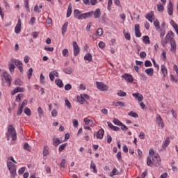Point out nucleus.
Returning <instances> with one entry per match:
<instances>
[{
  "instance_id": "56",
  "label": "nucleus",
  "mask_w": 178,
  "mask_h": 178,
  "mask_svg": "<svg viewBox=\"0 0 178 178\" xmlns=\"http://www.w3.org/2000/svg\"><path fill=\"white\" fill-rule=\"evenodd\" d=\"M22 113H23V106H19V108H18L17 115V116H20V115H22Z\"/></svg>"
},
{
  "instance_id": "40",
  "label": "nucleus",
  "mask_w": 178,
  "mask_h": 178,
  "mask_svg": "<svg viewBox=\"0 0 178 178\" xmlns=\"http://www.w3.org/2000/svg\"><path fill=\"white\" fill-rule=\"evenodd\" d=\"M128 116H131V118H138V114H137V113L130 111L128 113Z\"/></svg>"
},
{
  "instance_id": "54",
  "label": "nucleus",
  "mask_w": 178,
  "mask_h": 178,
  "mask_svg": "<svg viewBox=\"0 0 178 178\" xmlns=\"http://www.w3.org/2000/svg\"><path fill=\"white\" fill-rule=\"evenodd\" d=\"M157 9L159 12H163V9H165V7H163L161 4L157 5Z\"/></svg>"
},
{
  "instance_id": "35",
  "label": "nucleus",
  "mask_w": 178,
  "mask_h": 178,
  "mask_svg": "<svg viewBox=\"0 0 178 178\" xmlns=\"http://www.w3.org/2000/svg\"><path fill=\"white\" fill-rule=\"evenodd\" d=\"M170 79L171 81H172V83H177L178 76L177 75V77L175 78V76H173V74H170Z\"/></svg>"
},
{
  "instance_id": "2",
  "label": "nucleus",
  "mask_w": 178,
  "mask_h": 178,
  "mask_svg": "<svg viewBox=\"0 0 178 178\" xmlns=\"http://www.w3.org/2000/svg\"><path fill=\"white\" fill-rule=\"evenodd\" d=\"M173 37H175V33H173V31H168L166 37L164 38H162L161 45L163 47V48H165V47H166V44L169 42V40L170 41H171V38H173Z\"/></svg>"
},
{
  "instance_id": "55",
  "label": "nucleus",
  "mask_w": 178,
  "mask_h": 178,
  "mask_svg": "<svg viewBox=\"0 0 178 178\" xmlns=\"http://www.w3.org/2000/svg\"><path fill=\"white\" fill-rule=\"evenodd\" d=\"M145 67H149L152 66V63H151L150 60H146L145 62Z\"/></svg>"
},
{
  "instance_id": "52",
  "label": "nucleus",
  "mask_w": 178,
  "mask_h": 178,
  "mask_svg": "<svg viewBox=\"0 0 178 178\" xmlns=\"http://www.w3.org/2000/svg\"><path fill=\"white\" fill-rule=\"evenodd\" d=\"M65 102V105H66V106H67L68 109H70V108H72V104H70V102L67 99H66Z\"/></svg>"
},
{
  "instance_id": "48",
  "label": "nucleus",
  "mask_w": 178,
  "mask_h": 178,
  "mask_svg": "<svg viewBox=\"0 0 178 178\" xmlns=\"http://www.w3.org/2000/svg\"><path fill=\"white\" fill-rule=\"evenodd\" d=\"M90 168H91V169H93L94 173H97V165H95V163L92 162L90 164Z\"/></svg>"
},
{
  "instance_id": "4",
  "label": "nucleus",
  "mask_w": 178,
  "mask_h": 178,
  "mask_svg": "<svg viewBox=\"0 0 178 178\" xmlns=\"http://www.w3.org/2000/svg\"><path fill=\"white\" fill-rule=\"evenodd\" d=\"M1 77H2L3 81V80H5V81L7 83L9 87L12 86V76H10V74H9L8 72L4 71Z\"/></svg>"
},
{
  "instance_id": "60",
  "label": "nucleus",
  "mask_w": 178,
  "mask_h": 178,
  "mask_svg": "<svg viewBox=\"0 0 178 178\" xmlns=\"http://www.w3.org/2000/svg\"><path fill=\"white\" fill-rule=\"evenodd\" d=\"M65 91H69V90H72V85L70 83L65 85Z\"/></svg>"
},
{
  "instance_id": "64",
  "label": "nucleus",
  "mask_w": 178,
  "mask_h": 178,
  "mask_svg": "<svg viewBox=\"0 0 178 178\" xmlns=\"http://www.w3.org/2000/svg\"><path fill=\"white\" fill-rule=\"evenodd\" d=\"M65 164H66V160L65 159H63L61 163H60V168H65Z\"/></svg>"
},
{
  "instance_id": "43",
  "label": "nucleus",
  "mask_w": 178,
  "mask_h": 178,
  "mask_svg": "<svg viewBox=\"0 0 178 178\" xmlns=\"http://www.w3.org/2000/svg\"><path fill=\"white\" fill-rule=\"evenodd\" d=\"M113 122L114 124H116V126H120L122 124V122H120L118 118H114Z\"/></svg>"
},
{
  "instance_id": "61",
  "label": "nucleus",
  "mask_w": 178,
  "mask_h": 178,
  "mask_svg": "<svg viewBox=\"0 0 178 178\" xmlns=\"http://www.w3.org/2000/svg\"><path fill=\"white\" fill-rule=\"evenodd\" d=\"M99 47L101 48V49H104L105 48V42H100L98 44Z\"/></svg>"
},
{
  "instance_id": "6",
  "label": "nucleus",
  "mask_w": 178,
  "mask_h": 178,
  "mask_svg": "<svg viewBox=\"0 0 178 178\" xmlns=\"http://www.w3.org/2000/svg\"><path fill=\"white\" fill-rule=\"evenodd\" d=\"M12 62H14L15 66H17V69L19 70L21 73H23V63L21 60L12 59Z\"/></svg>"
},
{
  "instance_id": "33",
  "label": "nucleus",
  "mask_w": 178,
  "mask_h": 178,
  "mask_svg": "<svg viewBox=\"0 0 178 178\" xmlns=\"http://www.w3.org/2000/svg\"><path fill=\"white\" fill-rule=\"evenodd\" d=\"M143 41L145 42V44H151L149 36H143Z\"/></svg>"
},
{
  "instance_id": "42",
  "label": "nucleus",
  "mask_w": 178,
  "mask_h": 178,
  "mask_svg": "<svg viewBox=\"0 0 178 178\" xmlns=\"http://www.w3.org/2000/svg\"><path fill=\"white\" fill-rule=\"evenodd\" d=\"M49 78L51 81H54V80H55V70L49 73Z\"/></svg>"
},
{
  "instance_id": "9",
  "label": "nucleus",
  "mask_w": 178,
  "mask_h": 178,
  "mask_svg": "<svg viewBox=\"0 0 178 178\" xmlns=\"http://www.w3.org/2000/svg\"><path fill=\"white\" fill-rule=\"evenodd\" d=\"M73 49L74 56H77L80 54V47H79L76 42H73Z\"/></svg>"
},
{
  "instance_id": "24",
  "label": "nucleus",
  "mask_w": 178,
  "mask_h": 178,
  "mask_svg": "<svg viewBox=\"0 0 178 178\" xmlns=\"http://www.w3.org/2000/svg\"><path fill=\"white\" fill-rule=\"evenodd\" d=\"M67 26H69V23L67 22H65L62 27V34L63 35H65V33H66L67 30Z\"/></svg>"
},
{
  "instance_id": "28",
  "label": "nucleus",
  "mask_w": 178,
  "mask_h": 178,
  "mask_svg": "<svg viewBox=\"0 0 178 178\" xmlns=\"http://www.w3.org/2000/svg\"><path fill=\"white\" fill-rule=\"evenodd\" d=\"M154 25L155 26L157 31L161 30L160 23L159 21H158V19H155L154 21Z\"/></svg>"
},
{
  "instance_id": "25",
  "label": "nucleus",
  "mask_w": 178,
  "mask_h": 178,
  "mask_svg": "<svg viewBox=\"0 0 178 178\" xmlns=\"http://www.w3.org/2000/svg\"><path fill=\"white\" fill-rule=\"evenodd\" d=\"M161 72L163 74V77H166L168 75V69H166V66H165V65H161Z\"/></svg>"
},
{
  "instance_id": "63",
  "label": "nucleus",
  "mask_w": 178,
  "mask_h": 178,
  "mask_svg": "<svg viewBox=\"0 0 178 178\" xmlns=\"http://www.w3.org/2000/svg\"><path fill=\"white\" fill-rule=\"evenodd\" d=\"M159 31H160V37H164L165 36V29H162L160 28Z\"/></svg>"
},
{
  "instance_id": "62",
  "label": "nucleus",
  "mask_w": 178,
  "mask_h": 178,
  "mask_svg": "<svg viewBox=\"0 0 178 178\" xmlns=\"http://www.w3.org/2000/svg\"><path fill=\"white\" fill-rule=\"evenodd\" d=\"M113 0H108V7H107V9L108 10H111L112 8H111L112 6V2Z\"/></svg>"
},
{
  "instance_id": "45",
  "label": "nucleus",
  "mask_w": 178,
  "mask_h": 178,
  "mask_svg": "<svg viewBox=\"0 0 178 178\" xmlns=\"http://www.w3.org/2000/svg\"><path fill=\"white\" fill-rule=\"evenodd\" d=\"M67 145V143H65V144L60 145V147L58 148L59 152H62V151H63V149H65L66 148Z\"/></svg>"
},
{
  "instance_id": "49",
  "label": "nucleus",
  "mask_w": 178,
  "mask_h": 178,
  "mask_svg": "<svg viewBox=\"0 0 178 178\" xmlns=\"http://www.w3.org/2000/svg\"><path fill=\"white\" fill-rule=\"evenodd\" d=\"M28 79L30 80L31 79V76H33V69L31 67L28 71Z\"/></svg>"
},
{
  "instance_id": "22",
  "label": "nucleus",
  "mask_w": 178,
  "mask_h": 178,
  "mask_svg": "<svg viewBox=\"0 0 178 178\" xmlns=\"http://www.w3.org/2000/svg\"><path fill=\"white\" fill-rule=\"evenodd\" d=\"M93 15L95 16V19L101 17V10L99 8L96 9L95 11L93 12Z\"/></svg>"
},
{
  "instance_id": "44",
  "label": "nucleus",
  "mask_w": 178,
  "mask_h": 178,
  "mask_svg": "<svg viewBox=\"0 0 178 178\" xmlns=\"http://www.w3.org/2000/svg\"><path fill=\"white\" fill-rule=\"evenodd\" d=\"M118 174H119V171L116 169V168H114L112 170L111 177H112V176H116Z\"/></svg>"
},
{
  "instance_id": "37",
  "label": "nucleus",
  "mask_w": 178,
  "mask_h": 178,
  "mask_svg": "<svg viewBox=\"0 0 178 178\" xmlns=\"http://www.w3.org/2000/svg\"><path fill=\"white\" fill-rule=\"evenodd\" d=\"M117 95L118 97H126L127 95V93L123 90H118Z\"/></svg>"
},
{
  "instance_id": "26",
  "label": "nucleus",
  "mask_w": 178,
  "mask_h": 178,
  "mask_svg": "<svg viewBox=\"0 0 178 178\" xmlns=\"http://www.w3.org/2000/svg\"><path fill=\"white\" fill-rule=\"evenodd\" d=\"M145 72L148 76H154V68H147Z\"/></svg>"
},
{
  "instance_id": "12",
  "label": "nucleus",
  "mask_w": 178,
  "mask_h": 178,
  "mask_svg": "<svg viewBox=\"0 0 178 178\" xmlns=\"http://www.w3.org/2000/svg\"><path fill=\"white\" fill-rule=\"evenodd\" d=\"M122 78L126 80V81H128V83H133L134 79H133V76L129 74H124L122 75Z\"/></svg>"
},
{
  "instance_id": "1",
  "label": "nucleus",
  "mask_w": 178,
  "mask_h": 178,
  "mask_svg": "<svg viewBox=\"0 0 178 178\" xmlns=\"http://www.w3.org/2000/svg\"><path fill=\"white\" fill-rule=\"evenodd\" d=\"M9 138H12L13 141L17 139V134L16 133V129L13 125H9L8 127L7 132V140L9 141Z\"/></svg>"
},
{
  "instance_id": "11",
  "label": "nucleus",
  "mask_w": 178,
  "mask_h": 178,
  "mask_svg": "<svg viewBox=\"0 0 178 178\" xmlns=\"http://www.w3.org/2000/svg\"><path fill=\"white\" fill-rule=\"evenodd\" d=\"M22 31V20L20 19H18L17 24L15 29V33L16 34H19Z\"/></svg>"
},
{
  "instance_id": "47",
  "label": "nucleus",
  "mask_w": 178,
  "mask_h": 178,
  "mask_svg": "<svg viewBox=\"0 0 178 178\" xmlns=\"http://www.w3.org/2000/svg\"><path fill=\"white\" fill-rule=\"evenodd\" d=\"M63 56L65 58H67V56H69V50L67 49H65L63 50Z\"/></svg>"
},
{
  "instance_id": "13",
  "label": "nucleus",
  "mask_w": 178,
  "mask_h": 178,
  "mask_svg": "<svg viewBox=\"0 0 178 178\" xmlns=\"http://www.w3.org/2000/svg\"><path fill=\"white\" fill-rule=\"evenodd\" d=\"M132 97H134V98H136V99H137L139 102H141V101L144 99L143 95L140 94L139 92L133 93Z\"/></svg>"
},
{
  "instance_id": "17",
  "label": "nucleus",
  "mask_w": 178,
  "mask_h": 178,
  "mask_svg": "<svg viewBox=\"0 0 178 178\" xmlns=\"http://www.w3.org/2000/svg\"><path fill=\"white\" fill-rule=\"evenodd\" d=\"M17 92H24V88L17 87L15 88L13 92H11V95H15V94H17Z\"/></svg>"
},
{
  "instance_id": "15",
  "label": "nucleus",
  "mask_w": 178,
  "mask_h": 178,
  "mask_svg": "<svg viewBox=\"0 0 178 178\" xmlns=\"http://www.w3.org/2000/svg\"><path fill=\"white\" fill-rule=\"evenodd\" d=\"M104 134H105V131L103 129H100L97 133V138L102 140L104 138Z\"/></svg>"
},
{
  "instance_id": "18",
  "label": "nucleus",
  "mask_w": 178,
  "mask_h": 178,
  "mask_svg": "<svg viewBox=\"0 0 178 178\" xmlns=\"http://www.w3.org/2000/svg\"><path fill=\"white\" fill-rule=\"evenodd\" d=\"M8 67L10 73H13V72H15L16 66H15V62H13L12 59L10 60V63H8Z\"/></svg>"
},
{
  "instance_id": "36",
  "label": "nucleus",
  "mask_w": 178,
  "mask_h": 178,
  "mask_svg": "<svg viewBox=\"0 0 178 178\" xmlns=\"http://www.w3.org/2000/svg\"><path fill=\"white\" fill-rule=\"evenodd\" d=\"M49 152L48 151V146L45 145L44 147V150H43V156H47V155H49Z\"/></svg>"
},
{
  "instance_id": "34",
  "label": "nucleus",
  "mask_w": 178,
  "mask_h": 178,
  "mask_svg": "<svg viewBox=\"0 0 178 178\" xmlns=\"http://www.w3.org/2000/svg\"><path fill=\"white\" fill-rule=\"evenodd\" d=\"M84 122L86 124H88L89 126H92V124H94V122L91 120H88V118H84Z\"/></svg>"
},
{
  "instance_id": "27",
  "label": "nucleus",
  "mask_w": 178,
  "mask_h": 178,
  "mask_svg": "<svg viewBox=\"0 0 178 178\" xmlns=\"http://www.w3.org/2000/svg\"><path fill=\"white\" fill-rule=\"evenodd\" d=\"M84 60H88V62H91V60H92V56L90 53H88L84 56Z\"/></svg>"
},
{
  "instance_id": "38",
  "label": "nucleus",
  "mask_w": 178,
  "mask_h": 178,
  "mask_svg": "<svg viewBox=\"0 0 178 178\" xmlns=\"http://www.w3.org/2000/svg\"><path fill=\"white\" fill-rule=\"evenodd\" d=\"M24 95L23 94H18L15 98V102H20L22 98H23Z\"/></svg>"
},
{
  "instance_id": "59",
  "label": "nucleus",
  "mask_w": 178,
  "mask_h": 178,
  "mask_svg": "<svg viewBox=\"0 0 178 178\" xmlns=\"http://www.w3.org/2000/svg\"><path fill=\"white\" fill-rule=\"evenodd\" d=\"M25 2V8L27 12H30V8L29 7V0H24Z\"/></svg>"
},
{
  "instance_id": "7",
  "label": "nucleus",
  "mask_w": 178,
  "mask_h": 178,
  "mask_svg": "<svg viewBox=\"0 0 178 178\" xmlns=\"http://www.w3.org/2000/svg\"><path fill=\"white\" fill-rule=\"evenodd\" d=\"M94 15V11H90L89 13H86L83 14H80L78 17V20H81L83 19H87L88 17H91L92 15Z\"/></svg>"
},
{
  "instance_id": "10",
  "label": "nucleus",
  "mask_w": 178,
  "mask_h": 178,
  "mask_svg": "<svg viewBox=\"0 0 178 178\" xmlns=\"http://www.w3.org/2000/svg\"><path fill=\"white\" fill-rule=\"evenodd\" d=\"M156 122L159 125V127H161L162 129L165 127V124L163 123V121H162V117H161V115H158L156 116Z\"/></svg>"
},
{
  "instance_id": "41",
  "label": "nucleus",
  "mask_w": 178,
  "mask_h": 178,
  "mask_svg": "<svg viewBox=\"0 0 178 178\" xmlns=\"http://www.w3.org/2000/svg\"><path fill=\"white\" fill-rule=\"evenodd\" d=\"M24 113L27 115V116H31V111L30 108L26 107L24 110Z\"/></svg>"
},
{
  "instance_id": "29",
  "label": "nucleus",
  "mask_w": 178,
  "mask_h": 178,
  "mask_svg": "<svg viewBox=\"0 0 178 178\" xmlns=\"http://www.w3.org/2000/svg\"><path fill=\"white\" fill-rule=\"evenodd\" d=\"M72 15V3H70L68 6V9L67 11V17H70Z\"/></svg>"
},
{
  "instance_id": "57",
  "label": "nucleus",
  "mask_w": 178,
  "mask_h": 178,
  "mask_svg": "<svg viewBox=\"0 0 178 178\" xmlns=\"http://www.w3.org/2000/svg\"><path fill=\"white\" fill-rule=\"evenodd\" d=\"M72 123L74 127H79V121L76 119L72 120Z\"/></svg>"
},
{
  "instance_id": "51",
  "label": "nucleus",
  "mask_w": 178,
  "mask_h": 178,
  "mask_svg": "<svg viewBox=\"0 0 178 178\" xmlns=\"http://www.w3.org/2000/svg\"><path fill=\"white\" fill-rule=\"evenodd\" d=\"M152 17H154V12L152 11L146 15V19H152Z\"/></svg>"
},
{
  "instance_id": "39",
  "label": "nucleus",
  "mask_w": 178,
  "mask_h": 178,
  "mask_svg": "<svg viewBox=\"0 0 178 178\" xmlns=\"http://www.w3.org/2000/svg\"><path fill=\"white\" fill-rule=\"evenodd\" d=\"M63 72H64V73H66V74H72V73H73V69H72V68H69V69L65 68L63 70Z\"/></svg>"
},
{
  "instance_id": "19",
  "label": "nucleus",
  "mask_w": 178,
  "mask_h": 178,
  "mask_svg": "<svg viewBox=\"0 0 178 178\" xmlns=\"http://www.w3.org/2000/svg\"><path fill=\"white\" fill-rule=\"evenodd\" d=\"M168 12L170 16H172L173 15V3H172V1H170L168 4Z\"/></svg>"
},
{
  "instance_id": "32",
  "label": "nucleus",
  "mask_w": 178,
  "mask_h": 178,
  "mask_svg": "<svg viewBox=\"0 0 178 178\" xmlns=\"http://www.w3.org/2000/svg\"><path fill=\"white\" fill-rule=\"evenodd\" d=\"M38 113L40 118H44V111H42V108L41 107H38Z\"/></svg>"
},
{
  "instance_id": "20",
  "label": "nucleus",
  "mask_w": 178,
  "mask_h": 178,
  "mask_svg": "<svg viewBox=\"0 0 178 178\" xmlns=\"http://www.w3.org/2000/svg\"><path fill=\"white\" fill-rule=\"evenodd\" d=\"M59 144H62V140L54 136L53 138V145H54V147H58Z\"/></svg>"
},
{
  "instance_id": "23",
  "label": "nucleus",
  "mask_w": 178,
  "mask_h": 178,
  "mask_svg": "<svg viewBox=\"0 0 178 178\" xmlns=\"http://www.w3.org/2000/svg\"><path fill=\"white\" fill-rule=\"evenodd\" d=\"M147 166L152 167V165H154V161L152 160V156H147Z\"/></svg>"
},
{
  "instance_id": "58",
  "label": "nucleus",
  "mask_w": 178,
  "mask_h": 178,
  "mask_svg": "<svg viewBox=\"0 0 178 178\" xmlns=\"http://www.w3.org/2000/svg\"><path fill=\"white\" fill-rule=\"evenodd\" d=\"M97 35H99V37H101V35H102L103 34V31L102 28H99L97 31Z\"/></svg>"
},
{
  "instance_id": "21",
  "label": "nucleus",
  "mask_w": 178,
  "mask_h": 178,
  "mask_svg": "<svg viewBox=\"0 0 178 178\" xmlns=\"http://www.w3.org/2000/svg\"><path fill=\"white\" fill-rule=\"evenodd\" d=\"M169 144H170V138H169V137H167L164 144L162 146L161 151H163V149H166V147H168V145H169Z\"/></svg>"
},
{
  "instance_id": "30",
  "label": "nucleus",
  "mask_w": 178,
  "mask_h": 178,
  "mask_svg": "<svg viewBox=\"0 0 178 178\" xmlns=\"http://www.w3.org/2000/svg\"><path fill=\"white\" fill-rule=\"evenodd\" d=\"M56 84L60 88H62V87H63V82H62V80H60V79H56Z\"/></svg>"
},
{
  "instance_id": "8",
  "label": "nucleus",
  "mask_w": 178,
  "mask_h": 178,
  "mask_svg": "<svg viewBox=\"0 0 178 178\" xmlns=\"http://www.w3.org/2000/svg\"><path fill=\"white\" fill-rule=\"evenodd\" d=\"M152 159L153 161V165L155 166H161V157H159V154L152 156Z\"/></svg>"
},
{
  "instance_id": "5",
  "label": "nucleus",
  "mask_w": 178,
  "mask_h": 178,
  "mask_svg": "<svg viewBox=\"0 0 178 178\" xmlns=\"http://www.w3.org/2000/svg\"><path fill=\"white\" fill-rule=\"evenodd\" d=\"M96 86L97 88L100 91H108V90H109V87L102 82H96Z\"/></svg>"
},
{
  "instance_id": "3",
  "label": "nucleus",
  "mask_w": 178,
  "mask_h": 178,
  "mask_svg": "<svg viewBox=\"0 0 178 178\" xmlns=\"http://www.w3.org/2000/svg\"><path fill=\"white\" fill-rule=\"evenodd\" d=\"M7 166L8 168V170L10 171V173H11V177L15 178L16 177V165L13 164L12 162H8Z\"/></svg>"
},
{
  "instance_id": "50",
  "label": "nucleus",
  "mask_w": 178,
  "mask_h": 178,
  "mask_svg": "<svg viewBox=\"0 0 178 178\" xmlns=\"http://www.w3.org/2000/svg\"><path fill=\"white\" fill-rule=\"evenodd\" d=\"M15 86H23V81H22V80L17 79L15 80Z\"/></svg>"
},
{
  "instance_id": "53",
  "label": "nucleus",
  "mask_w": 178,
  "mask_h": 178,
  "mask_svg": "<svg viewBox=\"0 0 178 178\" xmlns=\"http://www.w3.org/2000/svg\"><path fill=\"white\" fill-rule=\"evenodd\" d=\"M78 101L80 104H84V101H86V99H84V97H83L82 95H81V97L78 99Z\"/></svg>"
},
{
  "instance_id": "46",
  "label": "nucleus",
  "mask_w": 178,
  "mask_h": 178,
  "mask_svg": "<svg viewBox=\"0 0 178 178\" xmlns=\"http://www.w3.org/2000/svg\"><path fill=\"white\" fill-rule=\"evenodd\" d=\"M24 149H26V151H29L30 152V151H31V148H30V145H29V143H26L24 145Z\"/></svg>"
},
{
  "instance_id": "14",
  "label": "nucleus",
  "mask_w": 178,
  "mask_h": 178,
  "mask_svg": "<svg viewBox=\"0 0 178 178\" xmlns=\"http://www.w3.org/2000/svg\"><path fill=\"white\" fill-rule=\"evenodd\" d=\"M135 35L136 37L140 38L141 37V32L140 31V24L135 25Z\"/></svg>"
},
{
  "instance_id": "16",
  "label": "nucleus",
  "mask_w": 178,
  "mask_h": 178,
  "mask_svg": "<svg viewBox=\"0 0 178 178\" xmlns=\"http://www.w3.org/2000/svg\"><path fill=\"white\" fill-rule=\"evenodd\" d=\"M170 46L171 49L170 51L171 52H176V41H175V39L171 38V42H170Z\"/></svg>"
},
{
  "instance_id": "31",
  "label": "nucleus",
  "mask_w": 178,
  "mask_h": 178,
  "mask_svg": "<svg viewBox=\"0 0 178 178\" xmlns=\"http://www.w3.org/2000/svg\"><path fill=\"white\" fill-rule=\"evenodd\" d=\"M81 13V12H80V10H79L78 9L74 10V17H75V19H79V16H80Z\"/></svg>"
}]
</instances>
